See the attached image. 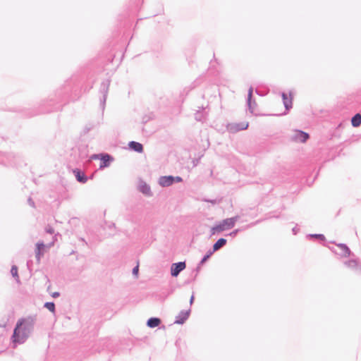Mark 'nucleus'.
Segmentation results:
<instances>
[{"label": "nucleus", "mask_w": 361, "mask_h": 361, "mask_svg": "<svg viewBox=\"0 0 361 361\" xmlns=\"http://www.w3.org/2000/svg\"><path fill=\"white\" fill-rule=\"evenodd\" d=\"M174 178L176 180L177 182H180L182 180L181 178H180L178 176H177V177H176Z\"/></svg>", "instance_id": "bb28decb"}, {"label": "nucleus", "mask_w": 361, "mask_h": 361, "mask_svg": "<svg viewBox=\"0 0 361 361\" xmlns=\"http://www.w3.org/2000/svg\"><path fill=\"white\" fill-rule=\"evenodd\" d=\"M11 273L13 277L18 279V268L16 266L12 267Z\"/></svg>", "instance_id": "6ab92c4d"}, {"label": "nucleus", "mask_w": 361, "mask_h": 361, "mask_svg": "<svg viewBox=\"0 0 361 361\" xmlns=\"http://www.w3.org/2000/svg\"><path fill=\"white\" fill-rule=\"evenodd\" d=\"M140 190L147 195H149L151 194V190H150V188L146 185V184H143L142 185L140 186Z\"/></svg>", "instance_id": "f3484780"}, {"label": "nucleus", "mask_w": 361, "mask_h": 361, "mask_svg": "<svg viewBox=\"0 0 361 361\" xmlns=\"http://www.w3.org/2000/svg\"><path fill=\"white\" fill-rule=\"evenodd\" d=\"M338 247L340 248L341 251V255L342 257H348L350 255V250L345 245L339 244L338 245Z\"/></svg>", "instance_id": "9d476101"}, {"label": "nucleus", "mask_w": 361, "mask_h": 361, "mask_svg": "<svg viewBox=\"0 0 361 361\" xmlns=\"http://www.w3.org/2000/svg\"><path fill=\"white\" fill-rule=\"evenodd\" d=\"M175 178L174 177L169 176H163L161 177L159 179V184L163 187L169 186L171 184H173Z\"/></svg>", "instance_id": "0eeeda50"}, {"label": "nucleus", "mask_w": 361, "mask_h": 361, "mask_svg": "<svg viewBox=\"0 0 361 361\" xmlns=\"http://www.w3.org/2000/svg\"><path fill=\"white\" fill-rule=\"evenodd\" d=\"M309 138V135L307 133L300 130H295L293 135V140L296 142H305Z\"/></svg>", "instance_id": "423d86ee"}, {"label": "nucleus", "mask_w": 361, "mask_h": 361, "mask_svg": "<svg viewBox=\"0 0 361 361\" xmlns=\"http://www.w3.org/2000/svg\"><path fill=\"white\" fill-rule=\"evenodd\" d=\"M185 268V262L173 264L171 268V273L173 276H177L179 273Z\"/></svg>", "instance_id": "39448f33"}, {"label": "nucleus", "mask_w": 361, "mask_h": 361, "mask_svg": "<svg viewBox=\"0 0 361 361\" xmlns=\"http://www.w3.org/2000/svg\"><path fill=\"white\" fill-rule=\"evenodd\" d=\"M138 271H139V265H138V264H137V266H136V267L133 269V274H135V276H137V274H138Z\"/></svg>", "instance_id": "4be33fe9"}, {"label": "nucleus", "mask_w": 361, "mask_h": 361, "mask_svg": "<svg viewBox=\"0 0 361 361\" xmlns=\"http://www.w3.org/2000/svg\"><path fill=\"white\" fill-rule=\"evenodd\" d=\"M345 265L350 270H358L360 269V265L358 262L355 259H351L346 262Z\"/></svg>", "instance_id": "9b49d317"}, {"label": "nucleus", "mask_w": 361, "mask_h": 361, "mask_svg": "<svg viewBox=\"0 0 361 361\" xmlns=\"http://www.w3.org/2000/svg\"><path fill=\"white\" fill-rule=\"evenodd\" d=\"M46 231H47V233H49L51 234L54 233V228L52 227H50V226L47 228Z\"/></svg>", "instance_id": "5701e85b"}, {"label": "nucleus", "mask_w": 361, "mask_h": 361, "mask_svg": "<svg viewBox=\"0 0 361 361\" xmlns=\"http://www.w3.org/2000/svg\"><path fill=\"white\" fill-rule=\"evenodd\" d=\"M226 244V240L224 238L219 239L213 245V252L217 251Z\"/></svg>", "instance_id": "f8f14e48"}, {"label": "nucleus", "mask_w": 361, "mask_h": 361, "mask_svg": "<svg viewBox=\"0 0 361 361\" xmlns=\"http://www.w3.org/2000/svg\"><path fill=\"white\" fill-rule=\"evenodd\" d=\"M161 323V320L158 318H150L147 321V325L148 326L151 328H154L156 326H158Z\"/></svg>", "instance_id": "dca6fc26"}, {"label": "nucleus", "mask_w": 361, "mask_h": 361, "mask_svg": "<svg viewBox=\"0 0 361 361\" xmlns=\"http://www.w3.org/2000/svg\"><path fill=\"white\" fill-rule=\"evenodd\" d=\"M128 146L131 149L137 152L141 153L143 152L142 145L139 142L132 141L129 142Z\"/></svg>", "instance_id": "6e6552de"}, {"label": "nucleus", "mask_w": 361, "mask_h": 361, "mask_svg": "<svg viewBox=\"0 0 361 361\" xmlns=\"http://www.w3.org/2000/svg\"><path fill=\"white\" fill-rule=\"evenodd\" d=\"M236 219L235 218H228L223 220L219 224L212 227L211 229L212 235H214L216 233H219L226 230L230 229L233 228L235 224Z\"/></svg>", "instance_id": "f03ea898"}, {"label": "nucleus", "mask_w": 361, "mask_h": 361, "mask_svg": "<svg viewBox=\"0 0 361 361\" xmlns=\"http://www.w3.org/2000/svg\"><path fill=\"white\" fill-rule=\"evenodd\" d=\"M315 236L317 237V238H320L322 240H324L325 239V238H324V236L323 235H317Z\"/></svg>", "instance_id": "393cba45"}, {"label": "nucleus", "mask_w": 361, "mask_h": 361, "mask_svg": "<svg viewBox=\"0 0 361 361\" xmlns=\"http://www.w3.org/2000/svg\"><path fill=\"white\" fill-rule=\"evenodd\" d=\"M188 316V313H185L183 315V317L181 319L176 320V323L183 324L185 322V320L187 319Z\"/></svg>", "instance_id": "412c9836"}, {"label": "nucleus", "mask_w": 361, "mask_h": 361, "mask_svg": "<svg viewBox=\"0 0 361 361\" xmlns=\"http://www.w3.org/2000/svg\"><path fill=\"white\" fill-rule=\"evenodd\" d=\"M74 173L75 174L77 180L80 183H85L87 181V177L83 173H81L79 170H75Z\"/></svg>", "instance_id": "ddd939ff"}, {"label": "nucleus", "mask_w": 361, "mask_h": 361, "mask_svg": "<svg viewBox=\"0 0 361 361\" xmlns=\"http://www.w3.org/2000/svg\"><path fill=\"white\" fill-rule=\"evenodd\" d=\"M351 123L354 127H358L361 124V115L360 114H355L351 120Z\"/></svg>", "instance_id": "4468645a"}, {"label": "nucleus", "mask_w": 361, "mask_h": 361, "mask_svg": "<svg viewBox=\"0 0 361 361\" xmlns=\"http://www.w3.org/2000/svg\"><path fill=\"white\" fill-rule=\"evenodd\" d=\"M45 307L51 312H54L55 310V305L54 302L45 303Z\"/></svg>", "instance_id": "a211bd4d"}, {"label": "nucleus", "mask_w": 361, "mask_h": 361, "mask_svg": "<svg viewBox=\"0 0 361 361\" xmlns=\"http://www.w3.org/2000/svg\"><path fill=\"white\" fill-rule=\"evenodd\" d=\"M193 300H194V296H192L191 298H190V302L191 303L192 302Z\"/></svg>", "instance_id": "cd10ccee"}, {"label": "nucleus", "mask_w": 361, "mask_h": 361, "mask_svg": "<svg viewBox=\"0 0 361 361\" xmlns=\"http://www.w3.org/2000/svg\"><path fill=\"white\" fill-rule=\"evenodd\" d=\"M34 320L32 318L23 319L18 321L14 329L13 341L14 343H21L27 338L33 326Z\"/></svg>", "instance_id": "f257e3e1"}, {"label": "nucleus", "mask_w": 361, "mask_h": 361, "mask_svg": "<svg viewBox=\"0 0 361 361\" xmlns=\"http://www.w3.org/2000/svg\"><path fill=\"white\" fill-rule=\"evenodd\" d=\"M252 90L251 89H250L249 90V94H248V98L249 99H250L251 97H252Z\"/></svg>", "instance_id": "a878e982"}, {"label": "nucleus", "mask_w": 361, "mask_h": 361, "mask_svg": "<svg viewBox=\"0 0 361 361\" xmlns=\"http://www.w3.org/2000/svg\"><path fill=\"white\" fill-rule=\"evenodd\" d=\"M282 97L283 100V104L285 105L286 109L288 110L292 106V99L288 98L285 93L282 94Z\"/></svg>", "instance_id": "2eb2a0df"}, {"label": "nucleus", "mask_w": 361, "mask_h": 361, "mask_svg": "<svg viewBox=\"0 0 361 361\" xmlns=\"http://www.w3.org/2000/svg\"><path fill=\"white\" fill-rule=\"evenodd\" d=\"M54 243H51L48 245H45L43 243H39L37 244V250H36V257L37 259V261H40V258L42 256L44 255V253L45 252V248L50 247L53 246Z\"/></svg>", "instance_id": "20e7f679"}, {"label": "nucleus", "mask_w": 361, "mask_h": 361, "mask_svg": "<svg viewBox=\"0 0 361 361\" xmlns=\"http://www.w3.org/2000/svg\"><path fill=\"white\" fill-rule=\"evenodd\" d=\"M248 127L247 123H231L228 126V130L231 133H236L239 130H245Z\"/></svg>", "instance_id": "7ed1b4c3"}, {"label": "nucleus", "mask_w": 361, "mask_h": 361, "mask_svg": "<svg viewBox=\"0 0 361 361\" xmlns=\"http://www.w3.org/2000/svg\"><path fill=\"white\" fill-rule=\"evenodd\" d=\"M111 160V157L109 154L102 155L100 168H104L109 166V161Z\"/></svg>", "instance_id": "1a4fd4ad"}, {"label": "nucleus", "mask_w": 361, "mask_h": 361, "mask_svg": "<svg viewBox=\"0 0 361 361\" xmlns=\"http://www.w3.org/2000/svg\"><path fill=\"white\" fill-rule=\"evenodd\" d=\"M51 295L54 298H57L58 296H59V293L58 292H54L51 293Z\"/></svg>", "instance_id": "b1692460"}, {"label": "nucleus", "mask_w": 361, "mask_h": 361, "mask_svg": "<svg viewBox=\"0 0 361 361\" xmlns=\"http://www.w3.org/2000/svg\"><path fill=\"white\" fill-rule=\"evenodd\" d=\"M213 252V251H209L208 254L203 257V259L201 261V264H204L210 257Z\"/></svg>", "instance_id": "aec40b11"}]
</instances>
